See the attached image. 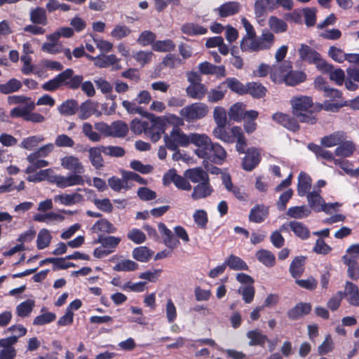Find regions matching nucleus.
Wrapping results in <instances>:
<instances>
[{"label":"nucleus","mask_w":359,"mask_h":359,"mask_svg":"<svg viewBox=\"0 0 359 359\" xmlns=\"http://www.w3.org/2000/svg\"><path fill=\"white\" fill-rule=\"evenodd\" d=\"M209 109L206 104L196 102L183 108L181 116L189 121H194L204 118L208 113Z\"/></svg>","instance_id":"8"},{"label":"nucleus","mask_w":359,"mask_h":359,"mask_svg":"<svg viewBox=\"0 0 359 359\" xmlns=\"http://www.w3.org/2000/svg\"><path fill=\"white\" fill-rule=\"evenodd\" d=\"M102 146L91 147L88 150L89 160L91 165L95 169H100L104 167V160L102 156Z\"/></svg>","instance_id":"29"},{"label":"nucleus","mask_w":359,"mask_h":359,"mask_svg":"<svg viewBox=\"0 0 359 359\" xmlns=\"http://www.w3.org/2000/svg\"><path fill=\"white\" fill-rule=\"evenodd\" d=\"M52 239L50 231L46 229H42L38 233L36 246L39 250L47 248Z\"/></svg>","instance_id":"57"},{"label":"nucleus","mask_w":359,"mask_h":359,"mask_svg":"<svg viewBox=\"0 0 359 359\" xmlns=\"http://www.w3.org/2000/svg\"><path fill=\"white\" fill-rule=\"evenodd\" d=\"M300 59L309 64L316 65V67L323 72H329L333 65L322 58L320 54L308 45L302 44L298 50Z\"/></svg>","instance_id":"6"},{"label":"nucleus","mask_w":359,"mask_h":359,"mask_svg":"<svg viewBox=\"0 0 359 359\" xmlns=\"http://www.w3.org/2000/svg\"><path fill=\"white\" fill-rule=\"evenodd\" d=\"M35 108V104L32 102H26L24 106H19L11 109L10 115L13 118L22 117L25 121V117L28 112L32 111Z\"/></svg>","instance_id":"41"},{"label":"nucleus","mask_w":359,"mask_h":359,"mask_svg":"<svg viewBox=\"0 0 359 359\" xmlns=\"http://www.w3.org/2000/svg\"><path fill=\"white\" fill-rule=\"evenodd\" d=\"M133 257L140 262H147L152 257L153 252L146 246H140L133 249Z\"/></svg>","instance_id":"42"},{"label":"nucleus","mask_w":359,"mask_h":359,"mask_svg":"<svg viewBox=\"0 0 359 359\" xmlns=\"http://www.w3.org/2000/svg\"><path fill=\"white\" fill-rule=\"evenodd\" d=\"M269 26L275 33H283L287 31V25L282 19L276 16H271L269 19Z\"/></svg>","instance_id":"54"},{"label":"nucleus","mask_w":359,"mask_h":359,"mask_svg":"<svg viewBox=\"0 0 359 359\" xmlns=\"http://www.w3.org/2000/svg\"><path fill=\"white\" fill-rule=\"evenodd\" d=\"M64 216L58 213L53 212L44 213V214H36L34 216V220L39 222H44L49 224L52 221H62Z\"/></svg>","instance_id":"58"},{"label":"nucleus","mask_w":359,"mask_h":359,"mask_svg":"<svg viewBox=\"0 0 359 359\" xmlns=\"http://www.w3.org/2000/svg\"><path fill=\"white\" fill-rule=\"evenodd\" d=\"M272 118L290 130L297 131L299 128L297 119L287 114L278 112L273 115Z\"/></svg>","instance_id":"16"},{"label":"nucleus","mask_w":359,"mask_h":359,"mask_svg":"<svg viewBox=\"0 0 359 359\" xmlns=\"http://www.w3.org/2000/svg\"><path fill=\"white\" fill-rule=\"evenodd\" d=\"M226 157L224 149L217 143H212L210 148V158L208 160L216 164H222Z\"/></svg>","instance_id":"24"},{"label":"nucleus","mask_w":359,"mask_h":359,"mask_svg":"<svg viewBox=\"0 0 359 359\" xmlns=\"http://www.w3.org/2000/svg\"><path fill=\"white\" fill-rule=\"evenodd\" d=\"M44 140V137L41 135L29 136L28 137L24 138L20 146V147L27 149V150H32L35 148L39 143L42 142Z\"/></svg>","instance_id":"56"},{"label":"nucleus","mask_w":359,"mask_h":359,"mask_svg":"<svg viewBox=\"0 0 359 359\" xmlns=\"http://www.w3.org/2000/svg\"><path fill=\"white\" fill-rule=\"evenodd\" d=\"M54 201L65 206H72L84 202V197L78 192H74L56 195L54 196Z\"/></svg>","instance_id":"13"},{"label":"nucleus","mask_w":359,"mask_h":359,"mask_svg":"<svg viewBox=\"0 0 359 359\" xmlns=\"http://www.w3.org/2000/svg\"><path fill=\"white\" fill-rule=\"evenodd\" d=\"M260 161V154L257 149H248L243 161V168L247 171L252 170Z\"/></svg>","instance_id":"14"},{"label":"nucleus","mask_w":359,"mask_h":359,"mask_svg":"<svg viewBox=\"0 0 359 359\" xmlns=\"http://www.w3.org/2000/svg\"><path fill=\"white\" fill-rule=\"evenodd\" d=\"M348 53L344 52V50L336 46H330L328 50V55L335 62L338 63H342L346 61Z\"/></svg>","instance_id":"63"},{"label":"nucleus","mask_w":359,"mask_h":359,"mask_svg":"<svg viewBox=\"0 0 359 359\" xmlns=\"http://www.w3.org/2000/svg\"><path fill=\"white\" fill-rule=\"evenodd\" d=\"M275 42V36L271 32L264 31L259 38L243 36L241 41V49L243 52H258L270 49Z\"/></svg>","instance_id":"4"},{"label":"nucleus","mask_w":359,"mask_h":359,"mask_svg":"<svg viewBox=\"0 0 359 359\" xmlns=\"http://www.w3.org/2000/svg\"><path fill=\"white\" fill-rule=\"evenodd\" d=\"M311 311V304L300 302L290 309L287 312V316L290 320H295L302 318L305 315L309 314Z\"/></svg>","instance_id":"15"},{"label":"nucleus","mask_w":359,"mask_h":359,"mask_svg":"<svg viewBox=\"0 0 359 359\" xmlns=\"http://www.w3.org/2000/svg\"><path fill=\"white\" fill-rule=\"evenodd\" d=\"M304 257H296L293 259L290 266V273L293 278H297L302 276L304 272Z\"/></svg>","instance_id":"49"},{"label":"nucleus","mask_w":359,"mask_h":359,"mask_svg":"<svg viewBox=\"0 0 359 359\" xmlns=\"http://www.w3.org/2000/svg\"><path fill=\"white\" fill-rule=\"evenodd\" d=\"M165 131V128L162 126H160L157 123V118L155 117L152 119L151 126H147L145 134L151 139L154 142H156L161 139V134Z\"/></svg>","instance_id":"25"},{"label":"nucleus","mask_w":359,"mask_h":359,"mask_svg":"<svg viewBox=\"0 0 359 359\" xmlns=\"http://www.w3.org/2000/svg\"><path fill=\"white\" fill-rule=\"evenodd\" d=\"M345 296H348V302L350 304L359 306V291L358 287L351 282L347 281L345 286V290L343 292Z\"/></svg>","instance_id":"28"},{"label":"nucleus","mask_w":359,"mask_h":359,"mask_svg":"<svg viewBox=\"0 0 359 359\" xmlns=\"http://www.w3.org/2000/svg\"><path fill=\"white\" fill-rule=\"evenodd\" d=\"M342 260L344 264L348 266L347 273L348 277L352 280H358L359 278V264L358 262L346 256L342 257Z\"/></svg>","instance_id":"37"},{"label":"nucleus","mask_w":359,"mask_h":359,"mask_svg":"<svg viewBox=\"0 0 359 359\" xmlns=\"http://www.w3.org/2000/svg\"><path fill=\"white\" fill-rule=\"evenodd\" d=\"M128 132V125L122 121H114L110 125L109 136L123 137Z\"/></svg>","instance_id":"38"},{"label":"nucleus","mask_w":359,"mask_h":359,"mask_svg":"<svg viewBox=\"0 0 359 359\" xmlns=\"http://www.w3.org/2000/svg\"><path fill=\"white\" fill-rule=\"evenodd\" d=\"M231 133L233 135V137L235 140L236 139V148L237 151L241 154H244L246 152L245 148L247 147V141L244 136L243 133L241 130V128L238 126H233L231 129Z\"/></svg>","instance_id":"31"},{"label":"nucleus","mask_w":359,"mask_h":359,"mask_svg":"<svg viewBox=\"0 0 359 359\" xmlns=\"http://www.w3.org/2000/svg\"><path fill=\"white\" fill-rule=\"evenodd\" d=\"M257 259L266 266L271 267L276 264L275 255L269 250H259L256 252Z\"/></svg>","instance_id":"46"},{"label":"nucleus","mask_w":359,"mask_h":359,"mask_svg":"<svg viewBox=\"0 0 359 359\" xmlns=\"http://www.w3.org/2000/svg\"><path fill=\"white\" fill-rule=\"evenodd\" d=\"M175 48V44L170 39L156 41L152 44V49L156 52H168Z\"/></svg>","instance_id":"62"},{"label":"nucleus","mask_w":359,"mask_h":359,"mask_svg":"<svg viewBox=\"0 0 359 359\" xmlns=\"http://www.w3.org/2000/svg\"><path fill=\"white\" fill-rule=\"evenodd\" d=\"M288 226L294 234L302 239H307L310 236L309 229L302 222L292 221L288 224Z\"/></svg>","instance_id":"43"},{"label":"nucleus","mask_w":359,"mask_h":359,"mask_svg":"<svg viewBox=\"0 0 359 359\" xmlns=\"http://www.w3.org/2000/svg\"><path fill=\"white\" fill-rule=\"evenodd\" d=\"M219 89L229 88L232 92L239 95L246 94V86L236 78H227L219 85Z\"/></svg>","instance_id":"19"},{"label":"nucleus","mask_w":359,"mask_h":359,"mask_svg":"<svg viewBox=\"0 0 359 359\" xmlns=\"http://www.w3.org/2000/svg\"><path fill=\"white\" fill-rule=\"evenodd\" d=\"M95 59V66L99 68H107L111 67L113 70H118L121 69V66L119 64L120 60L114 54H101L96 56Z\"/></svg>","instance_id":"12"},{"label":"nucleus","mask_w":359,"mask_h":359,"mask_svg":"<svg viewBox=\"0 0 359 359\" xmlns=\"http://www.w3.org/2000/svg\"><path fill=\"white\" fill-rule=\"evenodd\" d=\"M34 306L35 302L32 299L22 302L16 306V314L22 318H27L32 312Z\"/></svg>","instance_id":"44"},{"label":"nucleus","mask_w":359,"mask_h":359,"mask_svg":"<svg viewBox=\"0 0 359 359\" xmlns=\"http://www.w3.org/2000/svg\"><path fill=\"white\" fill-rule=\"evenodd\" d=\"M246 93L250 94L252 97L259 98L265 95L266 89L261 83L252 82L246 85Z\"/></svg>","instance_id":"51"},{"label":"nucleus","mask_w":359,"mask_h":359,"mask_svg":"<svg viewBox=\"0 0 359 359\" xmlns=\"http://www.w3.org/2000/svg\"><path fill=\"white\" fill-rule=\"evenodd\" d=\"M290 104L292 114L299 122L311 125L316 123L317 118L311 110L313 103L311 97L306 95L292 97Z\"/></svg>","instance_id":"3"},{"label":"nucleus","mask_w":359,"mask_h":359,"mask_svg":"<svg viewBox=\"0 0 359 359\" xmlns=\"http://www.w3.org/2000/svg\"><path fill=\"white\" fill-rule=\"evenodd\" d=\"M82 133L90 141L97 142L100 141L102 136L97 132L93 130V126L88 122L83 123Z\"/></svg>","instance_id":"60"},{"label":"nucleus","mask_w":359,"mask_h":359,"mask_svg":"<svg viewBox=\"0 0 359 359\" xmlns=\"http://www.w3.org/2000/svg\"><path fill=\"white\" fill-rule=\"evenodd\" d=\"M27 161L29 165L27 167L25 172L26 174H32L38 169L45 168L49 165V162L46 160L41 159L40 157L31 153L27 156Z\"/></svg>","instance_id":"21"},{"label":"nucleus","mask_w":359,"mask_h":359,"mask_svg":"<svg viewBox=\"0 0 359 359\" xmlns=\"http://www.w3.org/2000/svg\"><path fill=\"white\" fill-rule=\"evenodd\" d=\"M306 74L302 71H290L285 75L284 81L287 86H294L305 81Z\"/></svg>","instance_id":"33"},{"label":"nucleus","mask_w":359,"mask_h":359,"mask_svg":"<svg viewBox=\"0 0 359 359\" xmlns=\"http://www.w3.org/2000/svg\"><path fill=\"white\" fill-rule=\"evenodd\" d=\"M121 178L116 176H112L108 179L109 187L116 192H120L122 190L127 191L132 187V184L128 183L127 180L124 178V170H121Z\"/></svg>","instance_id":"18"},{"label":"nucleus","mask_w":359,"mask_h":359,"mask_svg":"<svg viewBox=\"0 0 359 359\" xmlns=\"http://www.w3.org/2000/svg\"><path fill=\"white\" fill-rule=\"evenodd\" d=\"M158 228L164 244L170 249L176 248L180 238V226H176L174 228L175 233L168 229L163 223H159Z\"/></svg>","instance_id":"9"},{"label":"nucleus","mask_w":359,"mask_h":359,"mask_svg":"<svg viewBox=\"0 0 359 359\" xmlns=\"http://www.w3.org/2000/svg\"><path fill=\"white\" fill-rule=\"evenodd\" d=\"M311 178L306 172H301L298 177L297 192L303 196L307 194L311 187Z\"/></svg>","instance_id":"35"},{"label":"nucleus","mask_w":359,"mask_h":359,"mask_svg":"<svg viewBox=\"0 0 359 359\" xmlns=\"http://www.w3.org/2000/svg\"><path fill=\"white\" fill-rule=\"evenodd\" d=\"M346 134L342 131H337L321 138L320 143L325 147L339 146L346 140Z\"/></svg>","instance_id":"23"},{"label":"nucleus","mask_w":359,"mask_h":359,"mask_svg":"<svg viewBox=\"0 0 359 359\" xmlns=\"http://www.w3.org/2000/svg\"><path fill=\"white\" fill-rule=\"evenodd\" d=\"M27 180L30 182H40L47 180L51 184H55L58 188L65 189L67 185L70 184L72 177H64L61 175L53 174V170L51 168L45 170H40L34 174H28Z\"/></svg>","instance_id":"5"},{"label":"nucleus","mask_w":359,"mask_h":359,"mask_svg":"<svg viewBox=\"0 0 359 359\" xmlns=\"http://www.w3.org/2000/svg\"><path fill=\"white\" fill-rule=\"evenodd\" d=\"M22 86V83L17 79H9L6 83L0 84V93L8 95L18 91Z\"/></svg>","instance_id":"40"},{"label":"nucleus","mask_w":359,"mask_h":359,"mask_svg":"<svg viewBox=\"0 0 359 359\" xmlns=\"http://www.w3.org/2000/svg\"><path fill=\"white\" fill-rule=\"evenodd\" d=\"M275 0H256L255 3V13L257 17H262L268 11L276 8Z\"/></svg>","instance_id":"30"},{"label":"nucleus","mask_w":359,"mask_h":359,"mask_svg":"<svg viewBox=\"0 0 359 359\" xmlns=\"http://www.w3.org/2000/svg\"><path fill=\"white\" fill-rule=\"evenodd\" d=\"M311 210L305 205L292 207L287 211V216L295 219L304 218L309 216Z\"/></svg>","instance_id":"55"},{"label":"nucleus","mask_w":359,"mask_h":359,"mask_svg":"<svg viewBox=\"0 0 359 359\" xmlns=\"http://www.w3.org/2000/svg\"><path fill=\"white\" fill-rule=\"evenodd\" d=\"M239 8L238 2L231 1L222 5L219 8V13L221 17L224 18L237 13Z\"/></svg>","instance_id":"52"},{"label":"nucleus","mask_w":359,"mask_h":359,"mask_svg":"<svg viewBox=\"0 0 359 359\" xmlns=\"http://www.w3.org/2000/svg\"><path fill=\"white\" fill-rule=\"evenodd\" d=\"M212 191L209 181H205L194 188L191 196L194 200L206 198L211 195Z\"/></svg>","instance_id":"32"},{"label":"nucleus","mask_w":359,"mask_h":359,"mask_svg":"<svg viewBox=\"0 0 359 359\" xmlns=\"http://www.w3.org/2000/svg\"><path fill=\"white\" fill-rule=\"evenodd\" d=\"M210 138L205 134L190 133L186 135L181 133V147H187L189 144H193L198 147L210 142Z\"/></svg>","instance_id":"10"},{"label":"nucleus","mask_w":359,"mask_h":359,"mask_svg":"<svg viewBox=\"0 0 359 359\" xmlns=\"http://www.w3.org/2000/svg\"><path fill=\"white\" fill-rule=\"evenodd\" d=\"M92 228L95 231H101L108 234L116 233L117 231L114 224L106 219L97 221Z\"/></svg>","instance_id":"45"},{"label":"nucleus","mask_w":359,"mask_h":359,"mask_svg":"<svg viewBox=\"0 0 359 359\" xmlns=\"http://www.w3.org/2000/svg\"><path fill=\"white\" fill-rule=\"evenodd\" d=\"M30 21L35 25H46L48 24V18L46 11L42 7H36L30 11Z\"/></svg>","instance_id":"27"},{"label":"nucleus","mask_w":359,"mask_h":359,"mask_svg":"<svg viewBox=\"0 0 359 359\" xmlns=\"http://www.w3.org/2000/svg\"><path fill=\"white\" fill-rule=\"evenodd\" d=\"M60 161L61 166L64 169L72 172L67 175H63L64 177H72V181L67 187L83 186L85 182L91 185L90 178L82 175L85 172V168L78 157L73 155L65 156L60 159Z\"/></svg>","instance_id":"2"},{"label":"nucleus","mask_w":359,"mask_h":359,"mask_svg":"<svg viewBox=\"0 0 359 359\" xmlns=\"http://www.w3.org/2000/svg\"><path fill=\"white\" fill-rule=\"evenodd\" d=\"M292 68L289 62H284L281 64L276 63L271 66L270 78L274 83L284 81L285 75Z\"/></svg>","instance_id":"11"},{"label":"nucleus","mask_w":359,"mask_h":359,"mask_svg":"<svg viewBox=\"0 0 359 359\" xmlns=\"http://www.w3.org/2000/svg\"><path fill=\"white\" fill-rule=\"evenodd\" d=\"M207 89L202 83L190 84L187 88V95L194 99H201L205 94Z\"/></svg>","instance_id":"50"},{"label":"nucleus","mask_w":359,"mask_h":359,"mask_svg":"<svg viewBox=\"0 0 359 359\" xmlns=\"http://www.w3.org/2000/svg\"><path fill=\"white\" fill-rule=\"evenodd\" d=\"M138 268V264L130 259H123L118 262L114 267L115 271H134Z\"/></svg>","instance_id":"61"},{"label":"nucleus","mask_w":359,"mask_h":359,"mask_svg":"<svg viewBox=\"0 0 359 359\" xmlns=\"http://www.w3.org/2000/svg\"><path fill=\"white\" fill-rule=\"evenodd\" d=\"M121 241V238L114 236H100L95 243L102 245L111 254L116 251Z\"/></svg>","instance_id":"20"},{"label":"nucleus","mask_w":359,"mask_h":359,"mask_svg":"<svg viewBox=\"0 0 359 359\" xmlns=\"http://www.w3.org/2000/svg\"><path fill=\"white\" fill-rule=\"evenodd\" d=\"M307 201L310 208L317 212L323 211L327 214H331L332 210H335L341 206V204L337 202L325 203L320 194V191L309 192L307 194Z\"/></svg>","instance_id":"7"},{"label":"nucleus","mask_w":359,"mask_h":359,"mask_svg":"<svg viewBox=\"0 0 359 359\" xmlns=\"http://www.w3.org/2000/svg\"><path fill=\"white\" fill-rule=\"evenodd\" d=\"M156 34L151 31L142 32L137 39V42L142 46H147L155 42Z\"/></svg>","instance_id":"64"},{"label":"nucleus","mask_w":359,"mask_h":359,"mask_svg":"<svg viewBox=\"0 0 359 359\" xmlns=\"http://www.w3.org/2000/svg\"><path fill=\"white\" fill-rule=\"evenodd\" d=\"M226 126H217L213 131V135L219 140H221L223 142L227 143H232L234 142V139L233 137V135H230V133L225 129Z\"/></svg>","instance_id":"59"},{"label":"nucleus","mask_w":359,"mask_h":359,"mask_svg":"<svg viewBox=\"0 0 359 359\" xmlns=\"http://www.w3.org/2000/svg\"><path fill=\"white\" fill-rule=\"evenodd\" d=\"M184 177L191 180L194 183H202L205 181H209L208 173L201 168H195L188 169L184 173Z\"/></svg>","instance_id":"22"},{"label":"nucleus","mask_w":359,"mask_h":359,"mask_svg":"<svg viewBox=\"0 0 359 359\" xmlns=\"http://www.w3.org/2000/svg\"><path fill=\"white\" fill-rule=\"evenodd\" d=\"M131 29L126 25L118 24L114 26L111 30L110 35L116 40H121L128 36L131 34Z\"/></svg>","instance_id":"53"},{"label":"nucleus","mask_w":359,"mask_h":359,"mask_svg":"<svg viewBox=\"0 0 359 359\" xmlns=\"http://www.w3.org/2000/svg\"><path fill=\"white\" fill-rule=\"evenodd\" d=\"M269 215V209L264 205H257L250 212L249 219L250 222L260 223L263 222Z\"/></svg>","instance_id":"26"},{"label":"nucleus","mask_w":359,"mask_h":359,"mask_svg":"<svg viewBox=\"0 0 359 359\" xmlns=\"http://www.w3.org/2000/svg\"><path fill=\"white\" fill-rule=\"evenodd\" d=\"M226 266H229L234 271H247L248 266L247 264L240 257L231 255L224 262Z\"/></svg>","instance_id":"39"},{"label":"nucleus","mask_w":359,"mask_h":359,"mask_svg":"<svg viewBox=\"0 0 359 359\" xmlns=\"http://www.w3.org/2000/svg\"><path fill=\"white\" fill-rule=\"evenodd\" d=\"M157 123L166 128L168 126H172L170 135L164 136V142L166 147L172 151H175L172 155L174 161L180 160V151H177L180 146V118L172 114H166L163 116H158Z\"/></svg>","instance_id":"1"},{"label":"nucleus","mask_w":359,"mask_h":359,"mask_svg":"<svg viewBox=\"0 0 359 359\" xmlns=\"http://www.w3.org/2000/svg\"><path fill=\"white\" fill-rule=\"evenodd\" d=\"M97 103L90 100L82 102L79 106L78 116L81 120H86L97 111Z\"/></svg>","instance_id":"17"},{"label":"nucleus","mask_w":359,"mask_h":359,"mask_svg":"<svg viewBox=\"0 0 359 359\" xmlns=\"http://www.w3.org/2000/svg\"><path fill=\"white\" fill-rule=\"evenodd\" d=\"M245 105L241 102H236L229 109L228 115L230 119L240 122L244 119Z\"/></svg>","instance_id":"47"},{"label":"nucleus","mask_w":359,"mask_h":359,"mask_svg":"<svg viewBox=\"0 0 359 359\" xmlns=\"http://www.w3.org/2000/svg\"><path fill=\"white\" fill-rule=\"evenodd\" d=\"M355 151V146L351 141H343L336 148L334 154L337 156L349 157Z\"/></svg>","instance_id":"36"},{"label":"nucleus","mask_w":359,"mask_h":359,"mask_svg":"<svg viewBox=\"0 0 359 359\" xmlns=\"http://www.w3.org/2000/svg\"><path fill=\"white\" fill-rule=\"evenodd\" d=\"M78 109V102L74 99L67 100L57 107L60 114L67 116L75 114Z\"/></svg>","instance_id":"34"},{"label":"nucleus","mask_w":359,"mask_h":359,"mask_svg":"<svg viewBox=\"0 0 359 359\" xmlns=\"http://www.w3.org/2000/svg\"><path fill=\"white\" fill-rule=\"evenodd\" d=\"M247 337L250 339V346H264L267 341V337L262 334L258 330L249 331L247 333Z\"/></svg>","instance_id":"48"}]
</instances>
